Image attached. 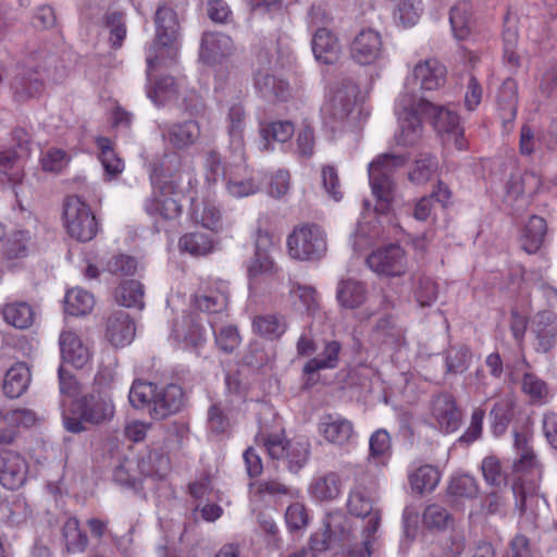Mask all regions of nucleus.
Instances as JSON below:
<instances>
[{
    "mask_svg": "<svg viewBox=\"0 0 557 557\" xmlns=\"http://www.w3.org/2000/svg\"><path fill=\"white\" fill-rule=\"evenodd\" d=\"M34 247L35 244L30 232L18 230L7 239L4 253L10 259L24 258Z\"/></svg>",
    "mask_w": 557,
    "mask_h": 557,
    "instance_id": "51",
    "label": "nucleus"
},
{
    "mask_svg": "<svg viewBox=\"0 0 557 557\" xmlns=\"http://www.w3.org/2000/svg\"><path fill=\"white\" fill-rule=\"evenodd\" d=\"M176 96V84L172 76H164L157 79L148 90V97L158 106L171 100Z\"/></svg>",
    "mask_w": 557,
    "mask_h": 557,
    "instance_id": "62",
    "label": "nucleus"
},
{
    "mask_svg": "<svg viewBox=\"0 0 557 557\" xmlns=\"http://www.w3.org/2000/svg\"><path fill=\"white\" fill-rule=\"evenodd\" d=\"M246 127V113L240 104H234L226 115V131L228 135V150L240 161L246 160L244 132Z\"/></svg>",
    "mask_w": 557,
    "mask_h": 557,
    "instance_id": "22",
    "label": "nucleus"
},
{
    "mask_svg": "<svg viewBox=\"0 0 557 557\" xmlns=\"http://www.w3.org/2000/svg\"><path fill=\"white\" fill-rule=\"evenodd\" d=\"M422 98L411 91H403L395 104V112L398 116L399 131L395 135L398 145L412 146L417 144L422 136V122L420 109Z\"/></svg>",
    "mask_w": 557,
    "mask_h": 557,
    "instance_id": "9",
    "label": "nucleus"
},
{
    "mask_svg": "<svg viewBox=\"0 0 557 557\" xmlns=\"http://www.w3.org/2000/svg\"><path fill=\"white\" fill-rule=\"evenodd\" d=\"M136 468L139 475L162 479L170 471V459L158 450L148 451L136 461Z\"/></svg>",
    "mask_w": 557,
    "mask_h": 557,
    "instance_id": "34",
    "label": "nucleus"
},
{
    "mask_svg": "<svg viewBox=\"0 0 557 557\" xmlns=\"http://www.w3.org/2000/svg\"><path fill=\"white\" fill-rule=\"evenodd\" d=\"M405 163L406 158L404 156L385 153L379 156L369 164V181L376 200L375 211L380 213L387 211L395 189L393 172Z\"/></svg>",
    "mask_w": 557,
    "mask_h": 557,
    "instance_id": "8",
    "label": "nucleus"
},
{
    "mask_svg": "<svg viewBox=\"0 0 557 557\" xmlns=\"http://www.w3.org/2000/svg\"><path fill=\"white\" fill-rule=\"evenodd\" d=\"M157 385L150 382L135 381L129 389L128 399L133 407L147 409L153 406Z\"/></svg>",
    "mask_w": 557,
    "mask_h": 557,
    "instance_id": "56",
    "label": "nucleus"
},
{
    "mask_svg": "<svg viewBox=\"0 0 557 557\" xmlns=\"http://www.w3.org/2000/svg\"><path fill=\"white\" fill-rule=\"evenodd\" d=\"M184 405V393L181 386L169 384L161 388H156L153 406L150 408V416L153 419L161 420L182 409Z\"/></svg>",
    "mask_w": 557,
    "mask_h": 557,
    "instance_id": "27",
    "label": "nucleus"
},
{
    "mask_svg": "<svg viewBox=\"0 0 557 557\" xmlns=\"http://www.w3.org/2000/svg\"><path fill=\"white\" fill-rule=\"evenodd\" d=\"M288 255L299 261H320L327 252V234L317 223L296 225L287 236Z\"/></svg>",
    "mask_w": 557,
    "mask_h": 557,
    "instance_id": "7",
    "label": "nucleus"
},
{
    "mask_svg": "<svg viewBox=\"0 0 557 557\" xmlns=\"http://www.w3.org/2000/svg\"><path fill=\"white\" fill-rule=\"evenodd\" d=\"M480 488L476 480L469 474L451 476L447 494L455 499H473L479 495Z\"/></svg>",
    "mask_w": 557,
    "mask_h": 557,
    "instance_id": "50",
    "label": "nucleus"
},
{
    "mask_svg": "<svg viewBox=\"0 0 557 557\" xmlns=\"http://www.w3.org/2000/svg\"><path fill=\"white\" fill-rule=\"evenodd\" d=\"M450 193L447 187L440 184L437 189L434 190L430 196L422 197L414 205L412 215L418 221H426L432 216L436 203L444 205L448 201Z\"/></svg>",
    "mask_w": 557,
    "mask_h": 557,
    "instance_id": "44",
    "label": "nucleus"
},
{
    "mask_svg": "<svg viewBox=\"0 0 557 557\" xmlns=\"http://www.w3.org/2000/svg\"><path fill=\"white\" fill-rule=\"evenodd\" d=\"M437 160L429 153H421L409 172V180L413 184L423 185L431 180L437 170Z\"/></svg>",
    "mask_w": 557,
    "mask_h": 557,
    "instance_id": "57",
    "label": "nucleus"
},
{
    "mask_svg": "<svg viewBox=\"0 0 557 557\" xmlns=\"http://www.w3.org/2000/svg\"><path fill=\"white\" fill-rule=\"evenodd\" d=\"M358 86L352 82H344L333 91L326 103L324 112L335 121H344L352 112L358 96Z\"/></svg>",
    "mask_w": 557,
    "mask_h": 557,
    "instance_id": "15",
    "label": "nucleus"
},
{
    "mask_svg": "<svg viewBox=\"0 0 557 557\" xmlns=\"http://www.w3.org/2000/svg\"><path fill=\"white\" fill-rule=\"evenodd\" d=\"M347 519L342 513H331L324 521V530L315 532L310 539V549L315 554L326 550L333 541H343L346 539L349 530Z\"/></svg>",
    "mask_w": 557,
    "mask_h": 557,
    "instance_id": "20",
    "label": "nucleus"
},
{
    "mask_svg": "<svg viewBox=\"0 0 557 557\" xmlns=\"http://www.w3.org/2000/svg\"><path fill=\"white\" fill-rule=\"evenodd\" d=\"M319 434L334 446L344 447L351 443L355 435L354 423L337 414H325L318 424Z\"/></svg>",
    "mask_w": 557,
    "mask_h": 557,
    "instance_id": "16",
    "label": "nucleus"
},
{
    "mask_svg": "<svg viewBox=\"0 0 557 557\" xmlns=\"http://www.w3.org/2000/svg\"><path fill=\"white\" fill-rule=\"evenodd\" d=\"M350 57L360 65H374L386 57L382 35L373 28L361 29L350 44Z\"/></svg>",
    "mask_w": 557,
    "mask_h": 557,
    "instance_id": "12",
    "label": "nucleus"
},
{
    "mask_svg": "<svg viewBox=\"0 0 557 557\" xmlns=\"http://www.w3.org/2000/svg\"><path fill=\"white\" fill-rule=\"evenodd\" d=\"M250 486H256L259 495H269L275 498L287 497L296 499L299 496V491L281 482L276 478H267L251 483Z\"/></svg>",
    "mask_w": 557,
    "mask_h": 557,
    "instance_id": "53",
    "label": "nucleus"
},
{
    "mask_svg": "<svg viewBox=\"0 0 557 557\" xmlns=\"http://www.w3.org/2000/svg\"><path fill=\"white\" fill-rule=\"evenodd\" d=\"M451 519L450 513L437 504L429 505L423 512V523L428 529L443 530Z\"/></svg>",
    "mask_w": 557,
    "mask_h": 557,
    "instance_id": "64",
    "label": "nucleus"
},
{
    "mask_svg": "<svg viewBox=\"0 0 557 557\" xmlns=\"http://www.w3.org/2000/svg\"><path fill=\"white\" fill-rule=\"evenodd\" d=\"M27 463L16 451H0V483L8 490H16L26 480Z\"/></svg>",
    "mask_w": 557,
    "mask_h": 557,
    "instance_id": "19",
    "label": "nucleus"
},
{
    "mask_svg": "<svg viewBox=\"0 0 557 557\" xmlns=\"http://www.w3.org/2000/svg\"><path fill=\"white\" fill-rule=\"evenodd\" d=\"M180 248L191 256H205L212 250V239L205 233L191 232L187 233L180 239Z\"/></svg>",
    "mask_w": 557,
    "mask_h": 557,
    "instance_id": "58",
    "label": "nucleus"
},
{
    "mask_svg": "<svg viewBox=\"0 0 557 557\" xmlns=\"http://www.w3.org/2000/svg\"><path fill=\"white\" fill-rule=\"evenodd\" d=\"M235 45L228 35L223 33H205L201 39L200 58L208 64L221 63L233 55Z\"/></svg>",
    "mask_w": 557,
    "mask_h": 557,
    "instance_id": "23",
    "label": "nucleus"
},
{
    "mask_svg": "<svg viewBox=\"0 0 557 557\" xmlns=\"http://www.w3.org/2000/svg\"><path fill=\"white\" fill-rule=\"evenodd\" d=\"M336 299L341 307L356 309L364 304L367 290L362 283L352 280H342L337 284Z\"/></svg>",
    "mask_w": 557,
    "mask_h": 557,
    "instance_id": "33",
    "label": "nucleus"
},
{
    "mask_svg": "<svg viewBox=\"0 0 557 557\" xmlns=\"http://www.w3.org/2000/svg\"><path fill=\"white\" fill-rule=\"evenodd\" d=\"M113 481L126 488L138 491L141 487L140 475L136 468V460L125 458L114 468Z\"/></svg>",
    "mask_w": 557,
    "mask_h": 557,
    "instance_id": "55",
    "label": "nucleus"
},
{
    "mask_svg": "<svg viewBox=\"0 0 557 557\" xmlns=\"http://www.w3.org/2000/svg\"><path fill=\"white\" fill-rule=\"evenodd\" d=\"M536 335V350L548 352L557 344V321L554 313L543 311L536 314L534 320Z\"/></svg>",
    "mask_w": 557,
    "mask_h": 557,
    "instance_id": "30",
    "label": "nucleus"
},
{
    "mask_svg": "<svg viewBox=\"0 0 557 557\" xmlns=\"http://www.w3.org/2000/svg\"><path fill=\"white\" fill-rule=\"evenodd\" d=\"M515 448L517 459L513 462V470L517 473L533 470L537 465V460L532 447L529 445V436L525 433H515Z\"/></svg>",
    "mask_w": 557,
    "mask_h": 557,
    "instance_id": "47",
    "label": "nucleus"
},
{
    "mask_svg": "<svg viewBox=\"0 0 557 557\" xmlns=\"http://www.w3.org/2000/svg\"><path fill=\"white\" fill-rule=\"evenodd\" d=\"M135 323L124 310L112 312L106 322V337L115 347H124L135 337Z\"/></svg>",
    "mask_w": 557,
    "mask_h": 557,
    "instance_id": "26",
    "label": "nucleus"
},
{
    "mask_svg": "<svg viewBox=\"0 0 557 557\" xmlns=\"http://www.w3.org/2000/svg\"><path fill=\"white\" fill-rule=\"evenodd\" d=\"M156 39L147 53V78L150 82L152 71L174 62L180 50V24L176 12L163 4L154 14Z\"/></svg>",
    "mask_w": 557,
    "mask_h": 557,
    "instance_id": "3",
    "label": "nucleus"
},
{
    "mask_svg": "<svg viewBox=\"0 0 557 557\" xmlns=\"http://www.w3.org/2000/svg\"><path fill=\"white\" fill-rule=\"evenodd\" d=\"M272 242L269 234L257 231L256 251L247 267L249 287L255 290L274 292L282 284V271L270 255Z\"/></svg>",
    "mask_w": 557,
    "mask_h": 557,
    "instance_id": "4",
    "label": "nucleus"
},
{
    "mask_svg": "<svg viewBox=\"0 0 557 557\" xmlns=\"http://www.w3.org/2000/svg\"><path fill=\"white\" fill-rule=\"evenodd\" d=\"M255 85L261 96L269 100L285 101L290 94L287 82L276 78L268 72H258L255 77Z\"/></svg>",
    "mask_w": 557,
    "mask_h": 557,
    "instance_id": "31",
    "label": "nucleus"
},
{
    "mask_svg": "<svg viewBox=\"0 0 557 557\" xmlns=\"http://www.w3.org/2000/svg\"><path fill=\"white\" fill-rule=\"evenodd\" d=\"M354 484L349 494L348 509L356 517L367 518V522L361 527L363 532L374 534L380 525L381 512L373 507V486L374 481L364 471L362 467L354 466L350 469Z\"/></svg>",
    "mask_w": 557,
    "mask_h": 557,
    "instance_id": "5",
    "label": "nucleus"
},
{
    "mask_svg": "<svg viewBox=\"0 0 557 557\" xmlns=\"http://www.w3.org/2000/svg\"><path fill=\"white\" fill-rule=\"evenodd\" d=\"M197 221L206 228L219 232L223 227V214L219 206L207 201L202 206L200 213H196Z\"/></svg>",
    "mask_w": 557,
    "mask_h": 557,
    "instance_id": "63",
    "label": "nucleus"
},
{
    "mask_svg": "<svg viewBox=\"0 0 557 557\" xmlns=\"http://www.w3.org/2000/svg\"><path fill=\"white\" fill-rule=\"evenodd\" d=\"M309 455V442L306 440H296L289 442L288 449L283 459L287 461L288 470L297 473L307 463Z\"/></svg>",
    "mask_w": 557,
    "mask_h": 557,
    "instance_id": "59",
    "label": "nucleus"
},
{
    "mask_svg": "<svg viewBox=\"0 0 557 557\" xmlns=\"http://www.w3.org/2000/svg\"><path fill=\"white\" fill-rule=\"evenodd\" d=\"M431 414L440 430L445 433L455 432L461 422V411L454 396L448 393H441L432 399Z\"/></svg>",
    "mask_w": 557,
    "mask_h": 557,
    "instance_id": "17",
    "label": "nucleus"
},
{
    "mask_svg": "<svg viewBox=\"0 0 557 557\" xmlns=\"http://www.w3.org/2000/svg\"><path fill=\"white\" fill-rule=\"evenodd\" d=\"M58 63V57L46 50L29 54L11 83L15 98L25 101L40 96L45 78L58 81L62 76Z\"/></svg>",
    "mask_w": 557,
    "mask_h": 557,
    "instance_id": "2",
    "label": "nucleus"
},
{
    "mask_svg": "<svg viewBox=\"0 0 557 557\" xmlns=\"http://www.w3.org/2000/svg\"><path fill=\"white\" fill-rule=\"evenodd\" d=\"M62 537L67 553H83L88 545V537L79 528L76 518H69L62 527Z\"/></svg>",
    "mask_w": 557,
    "mask_h": 557,
    "instance_id": "45",
    "label": "nucleus"
},
{
    "mask_svg": "<svg viewBox=\"0 0 557 557\" xmlns=\"http://www.w3.org/2000/svg\"><path fill=\"white\" fill-rule=\"evenodd\" d=\"M116 300L124 307L141 309L144 307V286L135 280L125 281L116 289Z\"/></svg>",
    "mask_w": 557,
    "mask_h": 557,
    "instance_id": "54",
    "label": "nucleus"
},
{
    "mask_svg": "<svg viewBox=\"0 0 557 557\" xmlns=\"http://www.w3.org/2000/svg\"><path fill=\"white\" fill-rule=\"evenodd\" d=\"M30 383V370L23 363L13 364L5 373L3 392L10 398H17L23 395Z\"/></svg>",
    "mask_w": 557,
    "mask_h": 557,
    "instance_id": "32",
    "label": "nucleus"
},
{
    "mask_svg": "<svg viewBox=\"0 0 557 557\" xmlns=\"http://www.w3.org/2000/svg\"><path fill=\"white\" fill-rule=\"evenodd\" d=\"M77 410L78 417L64 418V426L72 433L86 431L85 423L100 425L110 422L114 417L115 406L108 393L94 391L77 401Z\"/></svg>",
    "mask_w": 557,
    "mask_h": 557,
    "instance_id": "6",
    "label": "nucleus"
},
{
    "mask_svg": "<svg viewBox=\"0 0 557 557\" xmlns=\"http://www.w3.org/2000/svg\"><path fill=\"white\" fill-rule=\"evenodd\" d=\"M228 284L226 282H216L209 287L203 294L195 297L196 307L210 315V319L222 320L226 317V308L228 304Z\"/></svg>",
    "mask_w": 557,
    "mask_h": 557,
    "instance_id": "18",
    "label": "nucleus"
},
{
    "mask_svg": "<svg viewBox=\"0 0 557 557\" xmlns=\"http://www.w3.org/2000/svg\"><path fill=\"white\" fill-rule=\"evenodd\" d=\"M159 129L162 138L175 149L188 148L200 137V126L194 120L160 124Z\"/></svg>",
    "mask_w": 557,
    "mask_h": 557,
    "instance_id": "21",
    "label": "nucleus"
},
{
    "mask_svg": "<svg viewBox=\"0 0 557 557\" xmlns=\"http://www.w3.org/2000/svg\"><path fill=\"white\" fill-rule=\"evenodd\" d=\"M310 493L319 500L335 499L341 493V480L338 474L329 472L315 478L310 485Z\"/></svg>",
    "mask_w": 557,
    "mask_h": 557,
    "instance_id": "46",
    "label": "nucleus"
},
{
    "mask_svg": "<svg viewBox=\"0 0 557 557\" xmlns=\"http://www.w3.org/2000/svg\"><path fill=\"white\" fill-rule=\"evenodd\" d=\"M472 360L471 349L462 344L451 345L445 354V367L447 374H461L466 372Z\"/></svg>",
    "mask_w": 557,
    "mask_h": 557,
    "instance_id": "43",
    "label": "nucleus"
},
{
    "mask_svg": "<svg viewBox=\"0 0 557 557\" xmlns=\"http://www.w3.org/2000/svg\"><path fill=\"white\" fill-rule=\"evenodd\" d=\"M251 324L255 334L268 339H276L286 331L285 319L278 314L268 313L256 315Z\"/></svg>",
    "mask_w": 557,
    "mask_h": 557,
    "instance_id": "38",
    "label": "nucleus"
},
{
    "mask_svg": "<svg viewBox=\"0 0 557 557\" xmlns=\"http://www.w3.org/2000/svg\"><path fill=\"white\" fill-rule=\"evenodd\" d=\"M97 147L100 150L99 159L104 169L106 174L115 177L122 173L124 163L117 157L112 147V141L107 137H98Z\"/></svg>",
    "mask_w": 557,
    "mask_h": 557,
    "instance_id": "52",
    "label": "nucleus"
},
{
    "mask_svg": "<svg viewBox=\"0 0 557 557\" xmlns=\"http://www.w3.org/2000/svg\"><path fill=\"white\" fill-rule=\"evenodd\" d=\"M449 22L457 39L468 37L472 26V7L469 2H459L450 10Z\"/></svg>",
    "mask_w": 557,
    "mask_h": 557,
    "instance_id": "42",
    "label": "nucleus"
},
{
    "mask_svg": "<svg viewBox=\"0 0 557 557\" xmlns=\"http://www.w3.org/2000/svg\"><path fill=\"white\" fill-rule=\"evenodd\" d=\"M308 18L309 25L317 27L311 41L315 60L324 64L335 63L341 53V45L337 37L324 27L330 22V16L322 8L312 7Z\"/></svg>",
    "mask_w": 557,
    "mask_h": 557,
    "instance_id": "10",
    "label": "nucleus"
},
{
    "mask_svg": "<svg viewBox=\"0 0 557 557\" xmlns=\"http://www.w3.org/2000/svg\"><path fill=\"white\" fill-rule=\"evenodd\" d=\"M419 106L423 115L432 119L433 126L442 138L450 137L451 132H456L460 125L459 116L450 107L436 106L425 99Z\"/></svg>",
    "mask_w": 557,
    "mask_h": 557,
    "instance_id": "28",
    "label": "nucleus"
},
{
    "mask_svg": "<svg viewBox=\"0 0 557 557\" xmlns=\"http://www.w3.org/2000/svg\"><path fill=\"white\" fill-rule=\"evenodd\" d=\"M64 221L69 235L79 242H89L99 226L89 206L78 196H69L64 202Z\"/></svg>",
    "mask_w": 557,
    "mask_h": 557,
    "instance_id": "11",
    "label": "nucleus"
},
{
    "mask_svg": "<svg viewBox=\"0 0 557 557\" xmlns=\"http://www.w3.org/2000/svg\"><path fill=\"white\" fill-rule=\"evenodd\" d=\"M412 77L420 89L437 90L446 83L447 69L436 59H426L413 66Z\"/></svg>",
    "mask_w": 557,
    "mask_h": 557,
    "instance_id": "25",
    "label": "nucleus"
},
{
    "mask_svg": "<svg viewBox=\"0 0 557 557\" xmlns=\"http://www.w3.org/2000/svg\"><path fill=\"white\" fill-rule=\"evenodd\" d=\"M515 399L511 395H505L498 398L491 412V426L492 431L496 436L505 433L509 422L513 417Z\"/></svg>",
    "mask_w": 557,
    "mask_h": 557,
    "instance_id": "37",
    "label": "nucleus"
},
{
    "mask_svg": "<svg viewBox=\"0 0 557 557\" xmlns=\"http://www.w3.org/2000/svg\"><path fill=\"white\" fill-rule=\"evenodd\" d=\"M222 320L209 319L215 344L224 352L234 351L240 344V335L234 325H219Z\"/></svg>",
    "mask_w": 557,
    "mask_h": 557,
    "instance_id": "49",
    "label": "nucleus"
},
{
    "mask_svg": "<svg viewBox=\"0 0 557 557\" xmlns=\"http://www.w3.org/2000/svg\"><path fill=\"white\" fill-rule=\"evenodd\" d=\"M366 262L373 272L384 276H399L407 269L405 251L398 245H389L374 250L368 256Z\"/></svg>",
    "mask_w": 557,
    "mask_h": 557,
    "instance_id": "13",
    "label": "nucleus"
},
{
    "mask_svg": "<svg viewBox=\"0 0 557 557\" xmlns=\"http://www.w3.org/2000/svg\"><path fill=\"white\" fill-rule=\"evenodd\" d=\"M289 442L282 433L265 434L259 432L256 435V443L262 445L272 459H283Z\"/></svg>",
    "mask_w": 557,
    "mask_h": 557,
    "instance_id": "60",
    "label": "nucleus"
},
{
    "mask_svg": "<svg viewBox=\"0 0 557 557\" xmlns=\"http://www.w3.org/2000/svg\"><path fill=\"white\" fill-rule=\"evenodd\" d=\"M182 159L175 153L164 154L152 165V193L145 201V211L154 218L173 221L182 214L183 190L180 187Z\"/></svg>",
    "mask_w": 557,
    "mask_h": 557,
    "instance_id": "1",
    "label": "nucleus"
},
{
    "mask_svg": "<svg viewBox=\"0 0 557 557\" xmlns=\"http://www.w3.org/2000/svg\"><path fill=\"white\" fill-rule=\"evenodd\" d=\"M225 189L233 198L249 197L261 189V182L247 166L236 170L230 169L224 173Z\"/></svg>",
    "mask_w": 557,
    "mask_h": 557,
    "instance_id": "24",
    "label": "nucleus"
},
{
    "mask_svg": "<svg viewBox=\"0 0 557 557\" xmlns=\"http://www.w3.org/2000/svg\"><path fill=\"white\" fill-rule=\"evenodd\" d=\"M497 103L505 112V116L513 117L516 115L518 106V86L513 79L508 78L503 83L497 95Z\"/></svg>",
    "mask_w": 557,
    "mask_h": 557,
    "instance_id": "61",
    "label": "nucleus"
},
{
    "mask_svg": "<svg viewBox=\"0 0 557 557\" xmlns=\"http://www.w3.org/2000/svg\"><path fill=\"white\" fill-rule=\"evenodd\" d=\"M14 136L18 138V149L0 150V172L7 175L8 182L12 184L15 195L18 193L15 187L22 183L24 177L23 160L29 156L27 135L24 131H15Z\"/></svg>",
    "mask_w": 557,
    "mask_h": 557,
    "instance_id": "14",
    "label": "nucleus"
},
{
    "mask_svg": "<svg viewBox=\"0 0 557 557\" xmlns=\"http://www.w3.org/2000/svg\"><path fill=\"white\" fill-rule=\"evenodd\" d=\"M1 313L4 321L16 329H28L34 323V310L25 301L5 304L1 308Z\"/></svg>",
    "mask_w": 557,
    "mask_h": 557,
    "instance_id": "36",
    "label": "nucleus"
},
{
    "mask_svg": "<svg viewBox=\"0 0 557 557\" xmlns=\"http://www.w3.org/2000/svg\"><path fill=\"white\" fill-rule=\"evenodd\" d=\"M65 311L71 315H86L94 306L95 298L92 294L82 288H72L65 295Z\"/></svg>",
    "mask_w": 557,
    "mask_h": 557,
    "instance_id": "48",
    "label": "nucleus"
},
{
    "mask_svg": "<svg viewBox=\"0 0 557 557\" xmlns=\"http://www.w3.org/2000/svg\"><path fill=\"white\" fill-rule=\"evenodd\" d=\"M62 359L75 368H83L90 359L89 348L81 337L71 330L62 331L59 337Z\"/></svg>",
    "mask_w": 557,
    "mask_h": 557,
    "instance_id": "29",
    "label": "nucleus"
},
{
    "mask_svg": "<svg viewBox=\"0 0 557 557\" xmlns=\"http://www.w3.org/2000/svg\"><path fill=\"white\" fill-rule=\"evenodd\" d=\"M259 133L264 141L263 149L272 150L270 140L272 139L278 143L288 141L295 133V126L294 123L288 120L263 122L260 123Z\"/></svg>",
    "mask_w": 557,
    "mask_h": 557,
    "instance_id": "35",
    "label": "nucleus"
},
{
    "mask_svg": "<svg viewBox=\"0 0 557 557\" xmlns=\"http://www.w3.org/2000/svg\"><path fill=\"white\" fill-rule=\"evenodd\" d=\"M440 480L441 472L436 467L431 465L420 466L409 474L410 486L412 491L419 494L435 490Z\"/></svg>",
    "mask_w": 557,
    "mask_h": 557,
    "instance_id": "41",
    "label": "nucleus"
},
{
    "mask_svg": "<svg viewBox=\"0 0 557 557\" xmlns=\"http://www.w3.org/2000/svg\"><path fill=\"white\" fill-rule=\"evenodd\" d=\"M341 348L336 341L326 342L322 352L306 362L304 373L310 375L320 370L335 369L338 366Z\"/></svg>",
    "mask_w": 557,
    "mask_h": 557,
    "instance_id": "40",
    "label": "nucleus"
},
{
    "mask_svg": "<svg viewBox=\"0 0 557 557\" xmlns=\"http://www.w3.org/2000/svg\"><path fill=\"white\" fill-rule=\"evenodd\" d=\"M546 231L547 225L543 218L537 215L531 216L521 236L523 250L528 253H535L543 245Z\"/></svg>",
    "mask_w": 557,
    "mask_h": 557,
    "instance_id": "39",
    "label": "nucleus"
}]
</instances>
